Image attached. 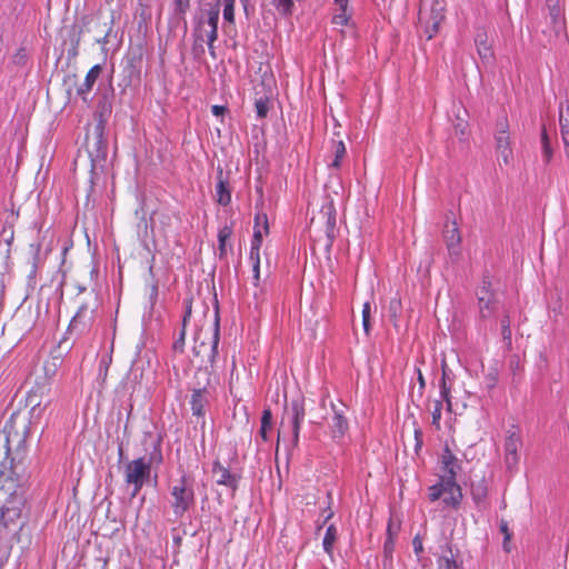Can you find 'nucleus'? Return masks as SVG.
<instances>
[{"label":"nucleus","mask_w":569,"mask_h":569,"mask_svg":"<svg viewBox=\"0 0 569 569\" xmlns=\"http://www.w3.org/2000/svg\"><path fill=\"white\" fill-rule=\"evenodd\" d=\"M478 54L483 63L491 64L495 61V53L491 44L488 42V36L485 31H479L475 38Z\"/></svg>","instance_id":"nucleus-23"},{"label":"nucleus","mask_w":569,"mask_h":569,"mask_svg":"<svg viewBox=\"0 0 569 569\" xmlns=\"http://www.w3.org/2000/svg\"><path fill=\"white\" fill-rule=\"evenodd\" d=\"M232 234L231 226H223L219 229L218 232V250H219V259L224 260L227 258V241L230 239Z\"/></svg>","instance_id":"nucleus-31"},{"label":"nucleus","mask_w":569,"mask_h":569,"mask_svg":"<svg viewBox=\"0 0 569 569\" xmlns=\"http://www.w3.org/2000/svg\"><path fill=\"white\" fill-rule=\"evenodd\" d=\"M208 9L204 10L206 22L210 28L218 27L220 14V0L207 3Z\"/></svg>","instance_id":"nucleus-32"},{"label":"nucleus","mask_w":569,"mask_h":569,"mask_svg":"<svg viewBox=\"0 0 569 569\" xmlns=\"http://www.w3.org/2000/svg\"><path fill=\"white\" fill-rule=\"evenodd\" d=\"M218 39V27L210 28L209 32L207 33V43L211 44L214 43Z\"/></svg>","instance_id":"nucleus-55"},{"label":"nucleus","mask_w":569,"mask_h":569,"mask_svg":"<svg viewBox=\"0 0 569 569\" xmlns=\"http://www.w3.org/2000/svg\"><path fill=\"white\" fill-rule=\"evenodd\" d=\"M269 101L267 98H260L256 100L254 107L259 118H266L269 111Z\"/></svg>","instance_id":"nucleus-44"},{"label":"nucleus","mask_w":569,"mask_h":569,"mask_svg":"<svg viewBox=\"0 0 569 569\" xmlns=\"http://www.w3.org/2000/svg\"><path fill=\"white\" fill-rule=\"evenodd\" d=\"M509 367L515 372L519 368V357L513 355L509 359Z\"/></svg>","instance_id":"nucleus-62"},{"label":"nucleus","mask_w":569,"mask_h":569,"mask_svg":"<svg viewBox=\"0 0 569 569\" xmlns=\"http://www.w3.org/2000/svg\"><path fill=\"white\" fill-rule=\"evenodd\" d=\"M98 307V298L92 293L88 300L80 302L76 315L72 317L68 326L64 337L59 342V348L63 347L68 352L73 346V342H68V336L79 339L90 333L96 320Z\"/></svg>","instance_id":"nucleus-3"},{"label":"nucleus","mask_w":569,"mask_h":569,"mask_svg":"<svg viewBox=\"0 0 569 569\" xmlns=\"http://www.w3.org/2000/svg\"><path fill=\"white\" fill-rule=\"evenodd\" d=\"M252 272H253V284L259 286L260 281V263L256 261V263L252 264Z\"/></svg>","instance_id":"nucleus-56"},{"label":"nucleus","mask_w":569,"mask_h":569,"mask_svg":"<svg viewBox=\"0 0 569 569\" xmlns=\"http://www.w3.org/2000/svg\"><path fill=\"white\" fill-rule=\"evenodd\" d=\"M106 127L98 129L94 124L92 138L87 134V149L93 166L101 164L108 156V140L104 137Z\"/></svg>","instance_id":"nucleus-11"},{"label":"nucleus","mask_w":569,"mask_h":569,"mask_svg":"<svg viewBox=\"0 0 569 569\" xmlns=\"http://www.w3.org/2000/svg\"><path fill=\"white\" fill-rule=\"evenodd\" d=\"M546 8L548 10V19L550 23V30H543V33L548 37V42L559 38L566 30V20L563 9L560 4V0H545Z\"/></svg>","instance_id":"nucleus-13"},{"label":"nucleus","mask_w":569,"mask_h":569,"mask_svg":"<svg viewBox=\"0 0 569 569\" xmlns=\"http://www.w3.org/2000/svg\"><path fill=\"white\" fill-rule=\"evenodd\" d=\"M417 373H418L419 389H420V392L422 393V391H423V389L426 387V381H425L422 372H421V370L419 368L417 369Z\"/></svg>","instance_id":"nucleus-63"},{"label":"nucleus","mask_w":569,"mask_h":569,"mask_svg":"<svg viewBox=\"0 0 569 569\" xmlns=\"http://www.w3.org/2000/svg\"><path fill=\"white\" fill-rule=\"evenodd\" d=\"M491 287V277L489 272H486L482 276L481 286L476 291L479 313L482 319L491 317L496 310V295Z\"/></svg>","instance_id":"nucleus-12"},{"label":"nucleus","mask_w":569,"mask_h":569,"mask_svg":"<svg viewBox=\"0 0 569 569\" xmlns=\"http://www.w3.org/2000/svg\"><path fill=\"white\" fill-rule=\"evenodd\" d=\"M189 9H190V0H172L171 13H170L171 22L176 27L182 24L183 29L187 30L186 14L189 11Z\"/></svg>","instance_id":"nucleus-25"},{"label":"nucleus","mask_w":569,"mask_h":569,"mask_svg":"<svg viewBox=\"0 0 569 569\" xmlns=\"http://www.w3.org/2000/svg\"><path fill=\"white\" fill-rule=\"evenodd\" d=\"M260 246H252L250 248L249 259L252 261V264L258 261L260 263Z\"/></svg>","instance_id":"nucleus-53"},{"label":"nucleus","mask_w":569,"mask_h":569,"mask_svg":"<svg viewBox=\"0 0 569 569\" xmlns=\"http://www.w3.org/2000/svg\"><path fill=\"white\" fill-rule=\"evenodd\" d=\"M113 98H114V89L112 87V80H109V83L106 88H100L98 92V101L97 107L93 113V118L96 121V126L98 129L102 126H107V122L112 113L113 107Z\"/></svg>","instance_id":"nucleus-10"},{"label":"nucleus","mask_w":569,"mask_h":569,"mask_svg":"<svg viewBox=\"0 0 569 569\" xmlns=\"http://www.w3.org/2000/svg\"><path fill=\"white\" fill-rule=\"evenodd\" d=\"M262 237H263V232H262L261 228L254 227L251 244L252 246H260L261 247V244H262Z\"/></svg>","instance_id":"nucleus-52"},{"label":"nucleus","mask_w":569,"mask_h":569,"mask_svg":"<svg viewBox=\"0 0 569 569\" xmlns=\"http://www.w3.org/2000/svg\"><path fill=\"white\" fill-rule=\"evenodd\" d=\"M102 72L100 64H94L86 74L83 83L77 89V94L81 97L83 102H88V93L92 90L94 83Z\"/></svg>","instance_id":"nucleus-24"},{"label":"nucleus","mask_w":569,"mask_h":569,"mask_svg":"<svg viewBox=\"0 0 569 569\" xmlns=\"http://www.w3.org/2000/svg\"><path fill=\"white\" fill-rule=\"evenodd\" d=\"M220 341V318L218 309L213 323V333L211 342H200L196 345L192 352L196 357L207 356V360H201L202 365L197 368L193 377V386L190 388V407L192 415L197 418L204 419L206 408L210 406L214 398L216 389L212 386L211 377L214 372L216 358L218 356V347Z\"/></svg>","instance_id":"nucleus-1"},{"label":"nucleus","mask_w":569,"mask_h":569,"mask_svg":"<svg viewBox=\"0 0 569 569\" xmlns=\"http://www.w3.org/2000/svg\"><path fill=\"white\" fill-rule=\"evenodd\" d=\"M0 490L8 495L6 502L0 508V541L3 539L2 531L10 530L13 533L22 529L19 523L22 509L26 505V488L8 489L0 483Z\"/></svg>","instance_id":"nucleus-4"},{"label":"nucleus","mask_w":569,"mask_h":569,"mask_svg":"<svg viewBox=\"0 0 569 569\" xmlns=\"http://www.w3.org/2000/svg\"><path fill=\"white\" fill-rule=\"evenodd\" d=\"M446 219L447 221L442 232L445 242L450 254H458L459 246L461 242V234L459 228L455 220L450 221L449 214H447Z\"/></svg>","instance_id":"nucleus-18"},{"label":"nucleus","mask_w":569,"mask_h":569,"mask_svg":"<svg viewBox=\"0 0 569 569\" xmlns=\"http://www.w3.org/2000/svg\"><path fill=\"white\" fill-rule=\"evenodd\" d=\"M438 569H462V559L459 549H453L450 543H446L442 555L438 558Z\"/></svg>","instance_id":"nucleus-20"},{"label":"nucleus","mask_w":569,"mask_h":569,"mask_svg":"<svg viewBox=\"0 0 569 569\" xmlns=\"http://www.w3.org/2000/svg\"><path fill=\"white\" fill-rule=\"evenodd\" d=\"M126 459V456H124V448H123V442L121 441L119 445H118V461L119 462H123Z\"/></svg>","instance_id":"nucleus-64"},{"label":"nucleus","mask_w":569,"mask_h":569,"mask_svg":"<svg viewBox=\"0 0 569 569\" xmlns=\"http://www.w3.org/2000/svg\"><path fill=\"white\" fill-rule=\"evenodd\" d=\"M501 337H502V342L505 345L506 350L507 351H511L512 350L511 328H509V329H501Z\"/></svg>","instance_id":"nucleus-48"},{"label":"nucleus","mask_w":569,"mask_h":569,"mask_svg":"<svg viewBox=\"0 0 569 569\" xmlns=\"http://www.w3.org/2000/svg\"><path fill=\"white\" fill-rule=\"evenodd\" d=\"M327 499H328V505L321 512V516L323 517V521L321 525L318 526V530H320L322 528V526L325 523H327L335 515L333 510L331 509V505H332V492L331 491L327 492Z\"/></svg>","instance_id":"nucleus-42"},{"label":"nucleus","mask_w":569,"mask_h":569,"mask_svg":"<svg viewBox=\"0 0 569 569\" xmlns=\"http://www.w3.org/2000/svg\"><path fill=\"white\" fill-rule=\"evenodd\" d=\"M339 13L333 14L331 22L336 26L347 27L350 26L352 10L349 8V0H335Z\"/></svg>","instance_id":"nucleus-27"},{"label":"nucleus","mask_w":569,"mask_h":569,"mask_svg":"<svg viewBox=\"0 0 569 569\" xmlns=\"http://www.w3.org/2000/svg\"><path fill=\"white\" fill-rule=\"evenodd\" d=\"M28 466V449H18L7 455L1 463L0 483L8 489L26 488Z\"/></svg>","instance_id":"nucleus-5"},{"label":"nucleus","mask_w":569,"mask_h":569,"mask_svg":"<svg viewBox=\"0 0 569 569\" xmlns=\"http://www.w3.org/2000/svg\"><path fill=\"white\" fill-rule=\"evenodd\" d=\"M429 0H421L419 10V21L426 23L427 39H432L439 31L441 22L445 20V3L442 0H431L428 17L426 7Z\"/></svg>","instance_id":"nucleus-8"},{"label":"nucleus","mask_w":569,"mask_h":569,"mask_svg":"<svg viewBox=\"0 0 569 569\" xmlns=\"http://www.w3.org/2000/svg\"><path fill=\"white\" fill-rule=\"evenodd\" d=\"M30 421L19 413H12L6 422L3 432L6 435V455H11L18 449H27Z\"/></svg>","instance_id":"nucleus-7"},{"label":"nucleus","mask_w":569,"mask_h":569,"mask_svg":"<svg viewBox=\"0 0 569 569\" xmlns=\"http://www.w3.org/2000/svg\"><path fill=\"white\" fill-rule=\"evenodd\" d=\"M331 407L335 412L330 426L332 438H342L346 431L348 430V420L341 411H338L336 409V406L333 403H331Z\"/></svg>","instance_id":"nucleus-28"},{"label":"nucleus","mask_w":569,"mask_h":569,"mask_svg":"<svg viewBox=\"0 0 569 569\" xmlns=\"http://www.w3.org/2000/svg\"><path fill=\"white\" fill-rule=\"evenodd\" d=\"M499 529H500L501 533L503 535L502 548L506 552H510L509 542L511 540L512 533L509 530L508 522L506 520L501 519L499 522Z\"/></svg>","instance_id":"nucleus-40"},{"label":"nucleus","mask_w":569,"mask_h":569,"mask_svg":"<svg viewBox=\"0 0 569 569\" xmlns=\"http://www.w3.org/2000/svg\"><path fill=\"white\" fill-rule=\"evenodd\" d=\"M110 363H111L110 356H103L99 361L98 379L101 381V385H103L106 382Z\"/></svg>","instance_id":"nucleus-37"},{"label":"nucleus","mask_w":569,"mask_h":569,"mask_svg":"<svg viewBox=\"0 0 569 569\" xmlns=\"http://www.w3.org/2000/svg\"><path fill=\"white\" fill-rule=\"evenodd\" d=\"M470 491L472 500L478 510H485L488 508V481L482 476L478 480H472L470 485Z\"/></svg>","instance_id":"nucleus-19"},{"label":"nucleus","mask_w":569,"mask_h":569,"mask_svg":"<svg viewBox=\"0 0 569 569\" xmlns=\"http://www.w3.org/2000/svg\"><path fill=\"white\" fill-rule=\"evenodd\" d=\"M284 411L289 416L292 427L291 445L287 449L290 451L291 449L298 447L299 443L300 426L306 415L303 397L299 396L292 399L291 402L284 408Z\"/></svg>","instance_id":"nucleus-14"},{"label":"nucleus","mask_w":569,"mask_h":569,"mask_svg":"<svg viewBox=\"0 0 569 569\" xmlns=\"http://www.w3.org/2000/svg\"><path fill=\"white\" fill-rule=\"evenodd\" d=\"M371 305L370 302H366L362 308V327L363 331L367 336L370 335L371 330Z\"/></svg>","instance_id":"nucleus-41"},{"label":"nucleus","mask_w":569,"mask_h":569,"mask_svg":"<svg viewBox=\"0 0 569 569\" xmlns=\"http://www.w3.org/2000/svg\"><path fill=\"white\" fill-rule=\"evenodd\" d=\"M338 538V530L337 527L331 523L327 527L323 540H322V547L326 553H328L330 557L333 553V546Z\"/></svg>","instance_id":"nucleus-30"},{"label":"nucleus","mask_w":569,"mask_h":569,"mask_svg":"<svg viewBox=\"0 0 569 569\" xmlns=\"http://www.w3.org/2000/svg\"><path fill=\"white\" fill-rule=\"evenodd\" d=\"M171 508L176 518H181L196 503L193 479L183 473L170 486Z\"/></svg>","instance_id":"nucleus-6"},{"label":"nucleus","mask_w":569,"mask_h":569,"mask_svg":"<svg viewBox=\"0 0 569 569\" xmlns=\"http://www.w3.org/2000/svg\"><path fill=\"white\" fill-rule=\"evenodd\" d=\"M162 438L158 437L153 445V450L149 457H139L137 459L126 461L123 465L124 482L128 487H132L130 498L139 495L142 487L150 480L153 465H161L163 461L161 450Z\"/></svg>","instance_id":"nucleus-2"},{"label":"nucleus","mask_w":569,"mask_h":569,"mask_svg":"<svg viewBox=\"0 0 569 569\" xmlns=\"http://www.w3.org/2000/svg\"><path fill=\"white\" fill-rule=\"evenodd\" d=\"M261 426L272 428V412L270 408H264L261 415Z\"/></svg>","instance_id":"nucleus-50"},{"label":"nucleus","mask_w":569,"mask_h":569,"mask_svg":"<svg viewBox=\"0 0 569 569\" xmlns=\"http://www.w3.org/2000/svg\"><path fill=\"white\" fill-rule=\"evenodd\" d=\"M271 429H272V428H270V427L260 426V429H259L258 436H259V438H260L263 442H268V441L270 440L269 431H270Z\"/></svg>","instance_id":"nucleus-54"},{"label":"nucleus","mask_w":569,"mask_h":569,"mask_svg":"<svg viewBox=\"0 0 569 569\" xmlns=\"http://www.w3.org/2000/svg\"><path fill=\"white\" fill-rule=\"evenodd\" d=\"M441 411H442V400H436L431 415H432V425L436 427L437 430L440 429Z\"/></svg>","instance_id":"nucleus-43"},{"label":"nucleus","mask_w":569,"mask_h":569,"mask_svg":"<svg viewBox=\"0 0 569 569\" xmlns=\"http://www.w3.org/2000/svg\"><path fill=\"white\" fill-rule=\"evenodd\" d=\"M511 325L510 315L505 312L500 319L501 329H509Z\"/></svg>","instance_id":"nucleus-58"},{"label":"nucleus","mask_w":569,"mask_h":569,"mask_svg":"<svg viewBox=\"0 0 569 569\" xmlns=\"http://www.w3.org/2000/svg\"><path fill=\"white\" fill-rule=\"evenodd\" d=\"M186 329L187 327L180 328L178 337L174 339L172 343V351L174 353H183L184 352V346H186Z\"/></svg>","instance_id":"nucleus-39"},{"label":"nucleus","mask_w":569,"mask_h":569,"mask_svg":"<svg viewBox=\"0 0 569 569\" xmlns=\"http://www.w3.org/2000/svg\"><path fill=\"white\" fill-rule=\"evenodd\" d=\"M256 226L257 228H260V223H262L263 232L267 234L269 232V224H268V218L266 213H257L256 218Z\"/></svg>","instance_id":"nucleus-49"},{"label":"nucleus","mask_w":569,"mask_h":569,"mask_svg":"<svg viewBox=\"0 0 569 569\" xmlns=\"http://www.w3.org/2000/svg\"><path fill=\"white\" fill-rule=\"evenodd\" d=\"M31 248L34 249V257H33V270H32V273L36 272V269H37V266H38V260H39V252H40V248H41V244L38 243V244H31Z\"/></svg>","instance_id":"nucleus-59"},{"label":"nucleus","mask_w":569,"mask_h":569,"mask_svg":"<svg viewBox=\"0 0 569 569\" xmlns=\"http://www.w3.org/2000/svg\"><path fill=\"white\" fill-rule=\"evenodd\" d=\"M428 497L430 501H436L443 497L442 501L446 506L457 509L462 500V491L458 483H453L452 487L448 486L447 479L440 477V481L429 488Z\"/></svg>","instance_id":"nucleus-9"},{"label":"nucleus","mask_w":569,"mask_h":569,"mask_svg":"<svg viewBox=\"0 0 569 569\" xmlns=\"http://www.w3.org/2000/svg\"><path fill=\"white\" fill-rule=\"evenodd\" d=\"M495 140L498 159L501 158L503 163L508 164L512 159V149L510 147L509 123L506 117L497 120Z\"/></svg>","instance_id":"nucleus-15"},{"label":"nucleus","mask_w":569,"mask_h":569,"mask_svg":"<svg viewBox=\"0 0 569 569\" xmlns=\"http://www.w3.org/2000/svg\"><path fill=\"white\" fill-rule=\"evenodd\" d=\"M212 473L218 476L217 483L226 486L233 491L237 490L240 476L231 472L227 467L222 466L219 460H216L212 465Z\"/></svg>","instance_id":"nucleus-21"},{"label":"nucleus","mask_w":569,"mask_h":569,"mask_svg":"<svg viewBox=\"0 0 569 569\" xmlns=\"http://www.w3.org/2000/svg\"><path fill=\"white\" fill-rule=\"evenodd\" d=\"M332 149H333V153H335V159L330 163V168L339 169L341 167V160L346 156V146H345L343 141H341V140L333 141Z\"/></svg>","instance_id":"nucleus-35"},{"label":"nucleus","mask_w":569,"mask_h":569,"mask_svg":"<svg viewBox=\"0 0 569 569\" xmlns=\"http://www.w3.org/2000/svg\"><path fill=\"white\" fill-rule=\"evenodd\" d=\"M217 202L223 207L231 202V189L229 180L223 176L221 167L217 170V184H216Z\"/></svg>","instance_id":"nucleus-22"},{"label":"nucleus","mask_w":569,"mask_h":569,"mask_svg":"<svg viewBox=\"0 0 569 569\" xmlns=\"http://www.w3.org/2000/svg\"><path fill=\"white\" fill-rule=\"evenodd\" d=\"M521 437L518 432H511L505 441V462L509 470H512L519 461L518 450L521 447Z\"/></svg>","instance_id":"nucleus-16"},{"label":"nucleus","mask_w":569,"mask_h":569,"mask_svg":"<svg viewBox=\"0 0 569 569\" xmlns=\"http://www.w3.org/2000/svg\"><path fill=\"white\" fill-rule=\"evenodd\" d=\"M541 146L543 160L546 163H549L552 159L553 150L546 127H542L541 130Z\"/></svg>","instance_id":"nucleus-36"},{"label":"nucleus","mask_w":569,"mask_h":569,"mask_svg":"<svg viewBox=\"0 0 569 569\" xmlns=\"http://www.w3.org/2000/svg\"><path fill=\"white\" fill-rule=\"evenodd\" d=\"M441 462H442V470L445 472L442 478L447 479V485L452 487L453 483H457L456 477H457V471L460 469V465L458 462V459L451 452V450L448 446H446L443 449V452L441 456Z\"/></svg>","instance_id":"nucleus-17"},{"label":"nucleus","mask_w":569,"mask_h":569,"mask_svg":"<svg viewBox=\"0 0 569 569\" xmlns=\"http://www.w3.org/2000/svg\"><path fill=\"white\" fill-rule=\"evenodd\" d=\"M413 551L419 557L423 552L422 539L417 535L412 540Z\"/></svg>","instance_id":"nucleus-51"},{"label":"nucleus","mask_w":569,"mask_h":569,"mask_svg":"<svg viewBox=\"0 0 569 569\" xmlns=\"http://www.w3.org/2000/svg\"><path fill=\"white\" fill-rule=\"evenodd\" d=\"M388 533H389V536H388L387 540L385 541V551L386 552L391 551L393 548V539L391 537V525L390 523L388 525Z\"/></svg>","instance_id":"nucleus-57"},{"label":"nucleus","mask_w":569,"mask_h":569,"mask_svg":"<svg viewBox=\"0 0 569 569\" xmlns=\"http://www.w3.org/2000/svg\"><path fill=\"white\" fill-rule=\"evenodd\" d=\"M440 396L442 401L446 402L447 410H452V402H451V386L450 383L446 381H440Z\"/></svg>","instance_id":"nucleus-38"},{"label":"nucleus","mask_w":569,"mask_h":569,"mask_svg":"<svg viewBox=\"0 0 569 569\" xmlns=\"http://www.w3.org/2000/svg\"><path fill=\"white\" fill-rule=\"evenodd\" d=\"M402 311L401 300L399 298H392L388 306V317L395 328H398V318Z\"/></svg>","instance_id":"nucleus-34"},{"label":"nucleus","mask_w":569,"mask_h":569,"mask_svg":"<svg viewBox=\"0 0 569 569\" xmlns=\"http://www.w3.org/2000/svg\"><path fill=\"white\" fill-rule=\"evenodd\" d=\"M183 307H184V312L182 316L181 325H182V327H187L190 321L191 315H192V298L191 297L186 298L183 300Z\"/></svg>","instance_id":"nucleus-46"},{"label":"nucleus","mask_w":569,"mask_h":569,"mask_svg":"<svg viewBox=\"0 0 569 569\" xmlns=\"http://www.w3.org/2000/svg\"><path fill=\"white\" fill-rule=\"evenodd\" d=\"M82 30L73 28L69 34L70 48L67 51L68 60H73L79 54V46Z\"/></svg>","instance_id":"nucleus-33"},{"label":"nucleus","mask_w":569,"mask_h":569,"mask_svg":"<svg viewBox=\"0 0 569 569\" xmlns=\"http://www.w3.org/2000/svg\"><path fill=\"white\" fill-rule=\"evenodd\" d=\"M321 214L326 217V234L329 240L328 246H331L336 238L335 229L337 223V212L332 201L322 206Z\"/></svg>","instance_id":"nucleus-26"},{"label":"nucleus","mask_w":569,"mask_h":569,"mask_svg":"<svg viewBox=\"0 0 569 569\" xmlns=\"http://www.w3.org/2000/svg\"><path fill=\"white\" fill-rule=\"evenodd\" d=\"M12 61L14 64L23 67L28 61V52L27 49L21 47L19 48L12 57Z\"/></svg>","instance_id":"nucleus-45"},{"label":"nucleus","mask_w":569,"mask_h":569,"mask_svg":"<svg viewBox=\"0 0 569 569\" xmlns=\"http://www.w3.org/2000/svg\"><path fill=\"white\" fill-rule=\"evenodd\" d=\"M211 111L216 117H219L222 116L226 111H228V109L224 106L214 104L212 106Z\"/></svg>","instance_id":"nucleus-61"},{"label":"nucleus","mask_w":569,"mask_h":569,"mask_svg":"<svg viewBox=\"0 0 569 569\" xmlns=\"http://www.w3.org/2000/svg\"><path fill=\"white\" fill-rule=\"evenodd\" d=\"M559 127L562 142L566 148H569V100H566V108L563 109L562 103L559 110Z\"/></svg>","instance_id":"nucleus-29"},{"label":"nucleus","mask_w":569,"mask_h":569,"mask_svg":"<svg viewBox=\"0 0 569 569\" xmlns=\"http://www.w3.org/2000/svg\"><path fill=\"white\" fill-rule=\"evenodd\" d=\"M485 382L488 389H492L496 387L498 382V371L497 369H491L485 377Z\"/></svg>","instance_id":"nucleus-47"},{"label":"nucleus","mask_w":569,"mask_h":569,"mask_svg":"<svg viewBox=\"0 0 569 569\" xmlns=\"http://www.w3.org/2000/svg\"><path fill=\"white\" fill-rule=\"evenodd\" d=\"M422 431L421 429L415 430V440H416V450L420 449L422 446Z\"/></svg>","instance_id":"nucleus-60"}]
</instances>
